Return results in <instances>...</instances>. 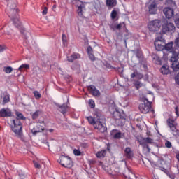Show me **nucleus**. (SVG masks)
Returning a JSON list of instances; mask_svg holds the SVG:
<instances>
[{
	"label": "nucleus",
	"mask_w": 179,
	"mask_h": 179,
	"mask_svg": "<svg viewBox=\"0 0 179 179\" xmlns=\"http://www.w3.org/2000/svg\"><path fill=\"white\" fill-rule=\"evenodd\" d=\"M88 122L93 125L95 129H98V131H101V134H104V132H107V127H106V124H104V116L101 115L100 112H95L93 117H87Z\"/></svg>",
	"instance_id": "nucleus-1"
},
{
	"label": "nucleus",
	"mask_w": 179,
	"mask_h": 179,
	"mask_svg": "<svg viewBox=\"0 0 179 179\" xmlns=\"http://www.w3.org/2000/svg\"><path fill=\"white\" fill-rule=\"evenodd\" d=\"M7 11L9 17L13 20L15 27H20L22 22H20V20L17 18L18 9L16 6V1L13 0L8 1Z\"/></svg>",
	"instance_id": "nucleus-2"
},
{
	"label": "nucleus",
	"mask_w": 179,
	"mask_h": 179,
	"mask_svg": "<svg viewBox=\"0 0 179 179\" xmlns=\"http://www.w3.org/2000/svg\"><path fill=\"white\" fill-rule=\"evenodd\" d=\"M11 129L14 134H15L17 138H20V139H23V124H22V122L18 118H15L11 120Z\"/></svg>",
	"instance_id": "nucleus-3"
},
{
	"label": "nucleus",
	"mask_w": 179,
	"mask_h": 179,
	"mask_svg": "<svg viewBox=\"0 0 179 179\" xmlns=\"http://www.w3.org/2000/svg\"><path fill=\"white\" fill-rule=\"evenodd\" d=\"M143 103H141L138 106V108L143 114H148V113H152L155 114V110L152 108V102L148 100V98L143 97L142 98Z\"/></svg>",
	"instance_id": "nucleus-4"
},
{
	"label": "nucleus",
	"mask_w": 179,
	"mask_h": 179,
	"mask_svg": "<svg viewBox=\"0 0 179 179\" xmlns=\"http://www.w3.org/2000/svg\"><path fill=\"white\" fill-rule=\"evenodd\" d=\"M58 163H59L63 167H66L67 169H71V167L73 166L72 159L68 156L62 155L58 159Z\"/></svg>",
	"instance_id": "nucleus-5"
},
{
	"label": "nucleus",
	"mask_w": 179,
	"mask_h": 179,
	"mask_svg": "<svg viewBox=\"0 0 179 179\" xmlns=\"http://www.w3.org/2000/svg\"><path fill=\"white\" fill-rule=\"evenodd\" d=\"M113 118L115 120L117 125L122 127V125L125 124V120L127 118V116L124 113H121L118 111H115L113 113Z\"/></svg>",
	"instance_id": "nucleus-6"
},
{
	"label": "nucleus",
	"mask_w": 179,
	"mask_h": 179,
	"mask_svg": "<svg viewBox=\"0 0 179 179\" xmlns=\"http://www.w3.org/2000/svg\"><path fill=\"white\" fill-rule=\"evenodd\" d=\"M161 26L162 25L160 24V20H154L150 22L148 29L150 31H152V33H156V31H159V30H160Z\"/></svg>",
	"instance_id": "nucleus-7"
},
{
	"label": "nucleus",
	"mask_w": 179,
	"mask_h": 179,
	"mask_svg": "<svg viewBox=\"0 0 179 179\" xmlns=\"http://www.w3.org/2000/svg\"><path fill=\"white\" fill-rule=\"evenodd\" d=\"M155 140L150 137H146L143 138L141 140L139 141V143L141 146H144V148H147L148 150H150V148H149V145H148V143L150 145H152L153 143Z\"/></svg>",
	"instance_id": "nucleus-8"
},
{
	"label": "nucleus",
	"mask_w": 179,
	"mask_h": 179,
	"mask_svg": "<svg viewBox=\"0 0 179 179\" xmlns=\"http://www.w3.org/2000/svg\"><path fill=\"white\" fill-rule=\"evenodd\" d=\"M167 124H168L169 127H170V129L172 131L173 135H174V136H178L179 131H178L177 128L176 127V125H174V120H173L171 119H168Z\"/></svg>",
	"instance_id": "nucleus-9"
},
{
	"label": "nucleus",
	"mask_w": 179,
	"mask_h": 179,
	"mask_svg": "<svg viewBox=\"0 0 179 179\" xmlns=\"http://www.w3.org/2000/svg\"><path fill=\"white\" fill-rule=\"evenodd\" d=\"M176 30V26L173 22H167L162 26L163 33H169V31H174Z\"/></svg>",
	"instance_id": "nucleus-10"
},
{
	"label": "nucleus",
	"mask_w": 179,
	"mask_h": 179,
	"mask_svg": "<svg viewBox=\"0 0 179 179\" xmlns=\"http://www.w3.org/2000/svg\"><path fill=\"white\" fill-rule=\"evenodd\" d=\"M148 12L150 15H156L157 13V3L156 1H153L148 5Z\"/></svg>",
	"instance_id": "nucleus-11"
},
{
	"label": "nucleus",
	"mask_w": 179,
	"mask_h": 179,
	"mask_svg": "<svg viewBox=\"0 0 179 179\" xmlns=\"http://www.w3.org/2000/svg\"><path fill=\"white\" fill-rule=\"evenodd\" d=\"M164 15L166 16V19H171L174 16V8L170 7H165L163 9Z\"/></svg>",
	"instance_id": "nucleus-12"
},
{
	"label": "nucleus",
	"mask_w": 179,
	"mask_h": 179,
	"mask_svg": "<svg viewBox=\"0 0 179 179\" xmlns=\"http://www.w3.org/2000/svg\"><path fill=\"white\" fill-rule=\"evenodd\" d=\"M154 45L157 51H163V50H164V42L162 41L161 40L156 38Z\"/></svg>",
	"instance_id": "nucleus-13"
},
{
	"label": "nucleus",
	"mask_w": 179,
	"mask_h": 179,
	"mask_svg": "<svg viewBox=\"0 0 179 179\" xmlns=\"http://www.w3.org/2000/svg\"><path fill=\"white\" fill-rule=\"evenodd\" d=\"M136 57L139 59L141 66H143V68H146V64H145V63H143V61H142L143 59V55L142 54V52L141 50H136Z\"/></svg>",
	"instance_id": "nucleus-14"
},
{
	"label": "nucleus",
	"mask_w": 179,
	"mask_h": 179,
	"mask_svg": "<svg viewBox=\"0 0 179 179\" xmlns=\"http://www.w3.org/2000/svg\"><path fill=\"white\" fill-rule=\"evenodd\" d=\"M55 106L56 107H58V110L62 114L65 115L66 113V110L68 109V105L66 103H63L62 105L55 103Z\"/></svg>",
	"instance_id": "nucleus-15"
},
{
	"label": "nucleus",
	"mask_w": 179,
	"mask_h": 179,
	"mask_svg": "<svg viewBox=\"0 0 179 179\" xmlns=\"http://www.w3.org/2000/svg\"><path fill=\"white\" fill-rule=\"evenodd\" d=\"M12 115V112H10V110L9 108H3L0 110V117H10Z\"/></svg>",
	"instance_id": "nucleus-16"
},
{
	"label": "nucleus",
	"mask_w": 179,
	"mask_h": 179,
	"mask_svg": "<svg viewBox=\"0 0 179 179\" xmlns=\"http://www.w3.org/2000/svg\"><path fill=\"white\" fill-rule=\"evenodd\" d=\"M88 90L93 96H99L100 95V91H99L97 89H96V87L94 85H90L88 87Z\"/></svg>",
	"instance_id": "nucleus-17"
},
{
	"label": "nucleus",
	"mask_w": 179,
	"mask_h": 179,
	"mask_svg": "<svg viewBox=\"0 0 179 179\" xmlns=\"http://www.w3.org/2000/svg\"><path fill=\"white\" fill-rule=\"evenodd\" d=\"M44 131V127L41 125H36L33 129H31V133L33 135H37L38 132H43Z\"/></svg>",
	"instance_id": "nucleus-18"
},
{
	"label": "nucleus",
	"mask_w": 179,
	"mask_h": 179,
	"mask_svg": "<svg viewBox=\"0 0 179 179\" xmlns=\"http://www.w3.org/2000/svg\"><path fill=\"white\" fill-rule=\"evenodd\" d=\"M110 134L114 139H121V136H122V133H121V131H118L117 129L112 130Z\"/></svg>",
	"instance_id": "nucleus-19"
},
{
	"label": "nucleus",
	"mask_w": 179,
	"mask_h": 179,
	"mask_svg": "<svg viewBox=\"0 0 179 179\" xmlns=\"http://www.w3.org/2000/svg\"><path fill=\"white\" fill-rule=\"evenodd\" d=\"M124 156H126L127 159H132V157H134V152L131 150V148L127 147L125 148Z\"/></svg>",
	"instance_id": "nucleus-20"
},
{
	"label": "nucleus",
	"mask_w": 179,
	"mask_h": 179,
	"mask_svg": "<svg viewBox=\"0 0 179 179\" xmlns=\"http://www.w3.org/2000/svg\"><path fill=\"white\" fill-rule=\"evenodd\" d=\"M164 4L166 6H168V8H171L173 9H176L177 8V5H176V1L173 0H166Z\"/></svg>",
	"instance_id": "nucleus-21"
},
{
	"label": "nucleus",
	"mask_w": 179,
	"mask_h": 179,
	"mask_svg": "<svg viewBox=\"0 0 179 179\" xmlns=\"http://www.w3.org/2000/svg\"><path fill=\"white\" fill-rule=\"evenodd\" d=\"M79 58H80V55L78 53H74L71 56L67 57V61H69V62H73L75 59H78Z\"/></svg>",
	"instance_id": "nucleus-22"
},
{
	"label": "nucleus",
	"mask_w": 179,
	"mask_h": 179,
	"mask_svg": "<svg viewBox=\"0 0 179 179\" xmlns=\"http://www.w3.org/2000/svg\"><path fill=\"white\" fill-rule=\"evenodd\" d=\"M173 44L174 42L173 41L164 44V50H166V51H169V52H173L174 51V49L173 48Z\"/></svg>",
	"instance_id": "nucleus-23"
},
{
	"label": "nucleus",
	"mask_w": 179,
	"mask_h": 179,
	"mask_svg": "<svg viewBox=\"0 0 179 179\" xmlns=\"http://www.w3.org/2000/svg\"><path fill=\"white\" fill-rule=\"evenodd\" d=\"M160 72L162 75H169L170 73V70L169 69V66L163 65L160 69Z\"/></svg>",
	"instance_id": "nucleus-24"
},
{
	"label": "nucleus",
	"mask_w": 179,
	"mask_h": 179,
	"mask_svg": "<svg viewBox=\"0 0 179 179\" xmlns=\"http://www.w3.org/2000/svg\"><path fill=\"white\" fill-rule=\"evenodd\" d=\"M178 55H179V53L178 52H176V51H173L172 52V57L171 58V62H178Z\"/></svg>",
	"instance_id": "nucleus-25"
},
{
	"label": "nucleus",
	"mask_w": 179,
	"mask_h": 179,
	"mask_svg": "<svg viewBox=\"0 0 179 179\" xmlns=\"http://www.w3.org/2000/svg\"><path fill=\"white\" fill-rule=\"evenodd\" d=\"M117 6V0H106V6L109 8H114Z\"/></svg>",
	"instance_id": "nucleus-26"
},
{
	"label": "nucleus",
	"mask_w": 179,
	"mask_h": 179,
	"mask_svg": "<svg viewBox=\"0 0 179 179\" xmlns=\"http://www.w3.org/2000/svg\"><path fill=\"white\" fill-rule=\"evenodd\" d=\"M78 8L77 12L78 15H82V11L85 9V4L82 1H78Z\"/></svg>",
	"instance_id": "nucleus-27"
},
{
	"label": "nucleus",
	"mask_w": 179,
	"mask_h": 179,
	"mask_svg": "<svg viewBox=\"0 0 179 179\" xmlns=\"http://www.w3.org/2000/svg\"><path fill=\"white\" fill-rule=\"evenodd\" d=\"M9 94H6L3 97V101H2V106H5V104H6V103H9Z\"/></svg>",
	"instance_id": "nucleus-28"
},
{
	"label": "nucleus",
	"mask_w": 179,
	"mask_h": 179,
	"mask_svg": "<svg viewBox=\"0 0 179 179\" xmlns=\"http://www.w3.org/2000/svg\"><path fill=\"white\" fill-rule=\"evenodd\" d=\"M172 68L173 71L178 72L179 71V62H172Z\"/></svg>",
	"instance_id": "nucleus-29"
},
{
	"label": "nucleus",
	"mask_w": 179,
	"mask_h": 179,
	"mask_svg": "<svg viewBox=\"0 0 179 179\" xmlns=\"http://www.w3.org/2000/svg\"><path fill=\"white\" fill-rule=\"evenodd\" d=\"M30 68V66L29 64H22L18 68V71L20 72H23L24 69H29Z\"/></svg>",
	"instance_id": "nucleus-30"
},
{
	"label": "nucleus",
	"mask_w": 179,
	"mask_h": 179,
	"mask_svg": "<svg viewBox=\"0 0 179 179\" xmlns=\"http://www.w3.org/2000/svg\"><path fill=\"white\" fill-rule=\"evenodd\" d=\"M107 153V151L106 150L99 151L96 153V157H104L106 156V154Z\"/></svg>",
	"instance_id": "nucleus-31"
},
{
	"label": "nucleus",
	"mask_w": 179,
	"mask_h": 179,
	"mask_svg": "<svg viewBox=\"0 0 179 179\" xmlns=\"http://www.w3.org/2000/svg\"><path fill=\"white\" fill-rule=\"evenodd\" d=\"M174 22L177 26V27L179 29V13H176L174 16Z\"/></svg>",
	"instance_id": "nucleus-32"
},
{
	"label": "nucleus",
	"mask_w": 179,
	"mask_h": 179,
	"mask_svg": "<svg viewBox=\"0 0 179 179\" xmlns=\"http://www.w3.org/2000/svg\"><path fill=\"white\" fill-rule=\"evenodd\" d=\"M13 71V69L10 66H5L3 67V72L6 73H10Z\"/></svg>",
	"instance_id": "nucleus-33"
},
{
	"label": "nucleus",
	"mask_w": 179,
	"mask_h": 179,
	"mask_svg": "<svg viewBox=\"0 0 179 179\" xmlns=\"http://www.w3.org/2000/svg\"><path fill=\"white\" fill-rule=\"evenodd\" d=\"M41 114V112L40 110H36L35 113H33L32 115V118L34 120H37L38 118V116Z\"/></svg>",
	"instance_id": "nucleus-34"
},
{
	"label": "nucleus",
	"mask_w": 179,
	"mask_h": 179,
	"mask_svg": "<svg viewBox=\"0 0 179 179\" xmlns=\"http://www.w3.org/2000/svg\"><path fill=\"white\" fill-rule=\"evenodd\" d=\"M134 85L137 90H138L140 87H142V83H141V81L139 80L135 81Z\"/></svg>",
	"instance_id": "nucleus-35"
},
{
	"label": "nucleus",
	"mask_w": 179,
	"mask_h": 179,
	"mask_svg": "<svg viewBox=\"0 0 179 179\" xmlns=\"http://www.w3.org/2000/svg\"><path fill=\"white\" fill-rule=\"evenodd\" d=\"M34 95L35 96V99H41V94L38 92V91H34Z\"/></svg>",
	"instance_id": "nucleus-36"
},
{
	"label": "nucleus",
	"mask_w": 179,
	"mask_h": 179,
	"mask_svg": "<svg viewBox=\"0 0 179 179\" xmlns=\"http://www.w3.org/2000/svg\"><path fill=\"white\" fill-rule=\"evenodd\" d=\"M16 116L17 117L18 120H25L24 116H23V114L16 112Z\"/></svg>",
	"instance_id": "nucleus-37"
},
{
	"label": "nucleus",
	"mask_w": 179,
	"mask_h": 179,
	"mask_svg": "<svg viewBox=\"0 0 179 179\" xmlns=\"http://www.w3.org/2000/svg\"><path fill=\"white\" fill-rule=\"evenodd\" d=\"M110 30L113 31H115L117 30V24H112L109 26Z\"/></svg>",
	"instance_id": "nucleus-38"
},
{
	"label": "nucleus",
	"mask_w": 179,
	"mask_h": 179,
	"mask_svg": "<svg viewBox=\"0 0 179 179\" xmlns=\"http://www.w3.org/2000/svg\"><path fill=\"white\" fill-rule=\"evenodd\" d=\"M110 16H111V19H113V20H114V19H115V17H117V11L113 10L111 12Z\"/></svg>",
	"instance_id": "nucleus-39"
},
{
	"label": "nucleus",
	"mask_w": 179,
	"mask_h": 179,
	"mask_svg": "<svg viewBox=\"0 0 179 179\" xmlns=\"http://www.w3.org/2000/svg\"><path fill=\"white\" fill-rule=\"evenodd\" d=\"M123 26H125V24H124V23H120L119 24H116V30H121V29H122Z\"/></svg>",
	"instance_id": "nucleus-40"
},
{
	"label": "nucleus",
	"mask_w": 179,
	"mask_h": 179,
	"mask_svg": "<svg viewBox=\"0 0 179 179\" xmlns=\"http://www.w3.org/2000/svg\"><path fill=\"white\" fill-rule=\"evenodd\" d=\"M73 153L75 156H80V155H82V152H80V150H76V149H74Z\"/></svg>",
	"instance_id": "nucleus-41"
},
{
	"label": "nucleus",
	"mask_w": 179,
	"mask_h": 179,
	"mask_svg": "<svg viewBox=\"0 0 179 179\" xmlns=\"http://www.w3.org/2000/svg\"><path fill=\"white\" fill-rule=\"evenodd\" d=\"M165 146H166V148H168L169 149H170V148H171V146H172L171 142H170L169 141H166Z\"/></svg>",
	"instance_id": "nucleus-42"
},
{
	"label": "nucleus",
	"mask_w": 179,
	"mask_h": 179,
	"mask_svg": "<svg viewBox=\"0 0 179 179\" xmlns=\"http://www.w3.org/2000/svg\"><path fill=\"white\" fill-rule=\"evenodd\" d=\"M90 59L91 61H96V57H94V55L93 53L88 54Z\"/></svg>",
	"instance_id": "nucleus-43"
},
{
	"label": "nucleus",
	"mask_w": 179,
	"mask_h": 179,
	"mask_svg": "<svg viewBox=\"0 0 179 179\" xmlns=\"http://www.w3.org/2000/svg\"><path fill=\"white\" fill-rule=\"evenodd\" d=\"M87 54H93V48H92V46H88L87 49Z\"/></svg>",
	"instance_id": "nucleus-44"
},
{
	"label": "nucleus",
	"mask_w": 179,
	"mask_h": 179,
	"mask_svg": "<svg viewBox=\"0 0 179 179\" xmlns=\"http://www.w3.org/2000/svg\"><path fill=\"white\" fill-rule=\"evenodd\" d=\"M34 164L36 169H41V165H40V164H38V162L34 161Z\"/></svg>",
	"instance_id": "nucleus-45"
},
{
	"label": "nucleus",
	"mask_w": 179,
	"mask_h": 179,
	"mask_svg": "<svg viewBox=\"0 0 179 179\" xmlns=\"http://www.w3.org/2000/svg\"><path fill=\"white\" fill-rule=\"evenodd\" d=\"M20 33H21V34H24V33H25V34H30V33L29 31H26V29H24L23 28H22L20 29Z\"/></svg>",
	"instance_id": "nucleus-46"
},
{
	"label": "nucleus",
	"mask_w": 179,
	"mask_h": 179,
	"mask_svg": "<svg viewBox=\"0 0 179 179\" xmlns=\"http://www.w3.org/2000/svg\"><path fill=\"white\" fill-rule=\"evenodd\" d=\"M62 40L63 41V44H65L66 43V36L65 34H62Z\"/></svg>",
	"instance_id": "nucleus-47"
},
{
	"label": "nucleus",
	"mask_w": 179,
	"mask_h": 179,
	"mask_svg": "<svg viewBox=\"0 0 179 179\" xmlns=\"http://www.w3.org/2000/svg\"><path fill=\"white\" fill-rule=\"evenodd\" d=\"M136 76L138 79H142V78H143V74L136 72Z\"/></svg>",
	"instance_id": "nucleus-48"
},
{
	"label": "nucleus",
	"mask_w": 179,
	"mask_h": 179,
	"mask_svg": "<svg viewBox=\"0 0 179 179\" xmlns=\"http://www.w3.org/2000/svg\"><path fill=\"white\" fill-rule=\"evenodd\" d=\"M175 80H176V83H177V85H179V73L175 77Z\"/></svg>",
	"instance_id": "nucleus-49"
},
{
	"label": "nucleus",
	"mask_w": 179,
	"mask_h": 179,
	"mask_svg": "<svg viewBox=\"0 0 179 179\" xmlns=\"http://www.w3.org/2000/svg\"><path fill=\"white\" fill-rule=\"evenodd\" d=\"M175 44L176 47H179V34H178V37L176 38V39L175 40Z\"/></svg>",
	"instance_id": "nucleus-50"
},
{
	"label": "nucleus",
	"mask_w": 179,
	"mask_h": 179,
	"mask_svg": "<svg viewBox=\"0 0 179 179\" xmlns=\"http://www.w3.org/2000/svg\"><path fill=\"white\" fill-rule=\"evenodd\" d=\"M90 104L91 106V108H94V101H90Z\"/></svg>",
	"instance_id": "nucleus-51"
},
{
	"label": "nucleus",
	"mask_w": 179,
	"mask_h": 179,
	"mask_svg": "<svg viewBox=\"0 0 179 179\" xmlns=\"http://www.w3.org/2000/svg\"><path fill=\"white\" fill-rule=\"evenodd\" d=\"M175 113H176L177 117H179L178 107L175 108Z\"/></svg>",
	"instance_id": "nucleus-52"
},
{
	"label": "nucleus",
	"mask_w": 179,
	"mask_h": 179,
	"mask_svg": "<svg viewBox=\"0 0 179 179\" xmlns=\"http://www.w3.org/2000/svg\"><path fill=\"white\" fill-rule=\"evenodd\" d=\"M47 10H48L47 7H45L44 10L42 12V15H47Z\"/></svg>",
	"instance_id": "nucleus-53"
},
{
	"label": "nucleus",
	"mask_w": 179,
	"mask_h": 179,
	"mask_svg": "<svg viewBox=\"0 0 179 179\" xmlns=\"http://www.w3.org/2000/svg\"><path fill=\"white\" fill-rule=\"evenodd\" d=\"M135 77H136V72L132 73L131 74V78H135Z\"/></svg>",
	"instance_id": "nucleus-54"
},
{
	"label": "nucleus",
	"mask_w": 179,
	"mask_h": 179,
	"mask_svg": "<svg viewBox=\"0 0 179 179\" xmlns=\"http://www.w3.org/2000/svg\"><path fill=\"white\" fill-rule=\"evenodd\" d=\"M29 34H26V33H24L22 34V37H24V38H27V36H29Z\"/></svg>",
	"instance_id": "nucleus-55"
},
{
	"label": "nucleus",
	"mask_w": 179,
	"mask_h": 179,
	"mask_svg": "<svg viewBox=\"0 0 179 179\" xmlns=\"http://www.w3.org/2000/svg\"><path fill=\"white\" fill-rule=\"evenodd\" d=\"M169 178L171 179H175L176 178V176L174 175H169Z\"/></svg>",
	"instance_id": "nucleus-56"
},
{
	"label": "nucleus",
	"mask_w": 179,
	"mask_h": 179,
	"mask_svg": "<svg viewBox=\"0 0 179 179\" xmlns=\"http://www.w3.org/2000/svg\"><path fill=\"white\" fill-rule=\"evenodd\" d=\"M3 50H5V48H3L2 45H0V52H2Z\"/></svg>",
	"instance_id": "nucleus-57"
},
{
	"label": "nucleus",
	"mask_w": 179,
	"mask_h": 179,
	"mask_svg": "<svg viewBox=\"0 0 179 179\" xmlns=\"http://www.w3.org/2000/svg\"><path fill=\"white\" fill-rule=\"evenodd\" d=\"M0 104H2V95H1Z\"/></svg>",
	"instance_id": "nucleus-58"
},
{
	"label": "nucleus",
	"mask_w": 179,
	"mask_h": 179,
	"mask_svg": "<svg viewBox=\"0 0 179 179\" xmlns=\"http://www.w3.org/2000/svg\"><path fill=\"white\" fill-rule=\"evenodd\" d=\"M49 131H50V132H54V129H49Z\"/></svg>",
	"instance_id": "nucleus-59"
},
{
	"label": "nucleus",
	"mask_w": 179,
	"mask_h": 179,
	"mask_svg": "<svg viewBox=\"0 0 179 179\" xmlns=\"http://www.w3.org/2000/svg\"><path fill=\"white\" fill-rule=\"evenodd\" d=\"M46 144L48 145V147L50 148V143L48 142H46Z\"/></svg>",
	"instance_id": "nucleus-60"
},
{
	"label": "nucleus",
	"mask_w": 179,
	"mask_h": 179,
	"mask_svg": "<svg viewBox=\"0 0 179 179\" xmlns=\"http://www.w3.org/2000/svg\"><path fill=\"white\" fill-rule=\"evenodd\" d=\"M55 8H57V6L54 5L53 6V9H55Z\"/></svg>",
	"instance_id": "nucleus-61"
},
{
	"label": "nucleus",
	"mask_w": 179,
	"mask_h": 179,
	"mask_svg": "<svg viewBox=\"0 0 179 179\" xmlns=\"http://www.w3.org/2000/svg\"><path fill=\"white\" fill-rule=\"evenodd\" d=\"M178 173H179V168H178Z\"/></svg>",
	"instance_id": "nucleus-62"
},
{
	"label": "nucleus",
	"mask_w": 179,
	"mask_h": 179,
	"mask_svg": "<svg viewBox=\"0 0 179 179\" xmlns=\"http://www.w3.org/2000/svg\"><path fill=\"white\" fill-rule=\"evenodd\" d=\"M159 1H163V0H159Z\"/></svg>",
	"instance_id": "nucleus-63"
}]
</instances>
